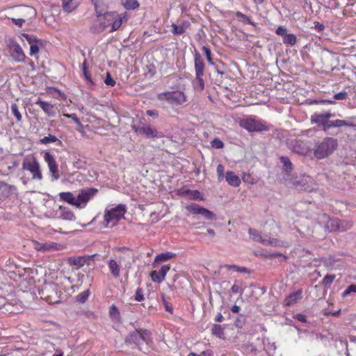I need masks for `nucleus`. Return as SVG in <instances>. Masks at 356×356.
Returning a JSON list of instances; mask_svg holds the SVG:
<instances>
[{"instance_id":"nucleus-1","label":"nucleus","mask_w":356,"mask_h":356,"mask_svg":"<svg viewBox=\"0 0 356 356\" xmlns=\"http://www.w3.org/2000/svg\"><path fill=\"white\" fill-rule=\"evenodd\" d=\"M338 140L333 137L327 136L317 141L313 149V154L317 160L328 158L337 149Z\"/></svg>"},{"instance_id":"nucleus-2","label":"nucleus","mask_w":356,"mask_h":356,"mask_svg":"<svg viewBox=\"0 0 356 356\" xmlns=\"http://www.w3.org/2000/svg\"><path fill=\"white\" fill-rule=\"evenodd\" d=\"M150 340V332L147 330H135L129 333L125 337V343L131 348H138L141 350V346L147 344Z\"/></svg>"},{"instance_id":"nucleus-3","label":"nucleus","mask_w":356,"mask_h":356,"mask_svg":"<svg viewBox=\"0 0 356 356\" xmlns=\"http://www.w3.org/2000/svg\"><path fill=\"white\" fill-rule=\"evenodd\" d=\"M157 99L160 101H165L172 106H179L186 102V97L181 90L166 91L159 93Z\"/></svg>"},{"instance_id":"nucleus-4","label":"nucleus","mask_w":356,"mask_h":356,"mask_svg":"<svg viewBox=\"0 0 356 356\" xmlns=\"http://www.w3.org/2000/svg\"><path fill=\"white\" fill-rule=\"evenodd\" d=\"M126 212V207L124 204H120L115 207L110 209H106L104 214V220L108 227L111 225V227L115 225L120 220L124 218Z\"/></svg>"},{"instance_id":"nucleus-5","label":"nucleus","mask_w":356,"mask_h":356,"mask_svg":"<svg viewBox=\"0 0 356 356\" xmlns=\"http://www.w3.org/2000/svg\"><path fill=\"white\" fill-rule=\"evenodd\" d=\"M22 170L29 171L33 180L40 181L42 179L40 165L34 156L24 159Z\"/></svg>"},{"instance_id":"nucleus-6","label":"nucleus","mask_w":356,"mask_h":356,"mask_svg":"<svg viewBox=\"0 0 356 356\" xmlns=\"http://www.w3.org/2000/svg\"><path fill=\"white\" fill-rule=\"evenodd\" d=\"M194 67L195 72V81L197 86L196 89L202 91L204 88V81L203 80L205 65L199 52L195 51L194 54Z\"/></svg>"},{"instance_id":"nucleus-7","label":"nucleus","mask_w":356,"mask_h":356,"mask_svg":"<svg viewBox=\"0 0 356 356\" xmlns=\"http://www.w3.org/2000/svg\"><path fill=\"white\" fill-rule=\"evenodd\" d=\"M240 126L249 132L268 131V127L261 121L248 117L240 121Z\"/></svg>"},{"instance_id":"nucleus-8","label":"nucleus","mask_w":356,"mask_h":356,"mask_svg":"<svg viewBox=\"0 0 356 356\" xmlns=\"http://www.w3.org/2000/svg\"><path fill=\"white\" fill-rule=\"evenodd\" d=\"M7 47L12 58L18 63L24 62L26 56L20 45L13 39L7 40Z\"/></svg>"},{"instance_id":"nucleus-9","label":"nucleus","mask_w":356,"mask_h":356,"mask_svg":"<svg viewBox=\"0 0 356 356\" xmlns=\"http://www.w3.org/2000/svg\"><path fill=\"white\" fill-rule=\"evenodd\" d=\"M98 190L95 188H87L79 191L77 199V208L83 209L87 203L95 197Z\"/></svg>"},{"instance_id":"nucleus-10","label":"nucleus","mask_w":356,"mask_h":356,"mask_svg":"<svg viewBox=\"0 0 356 356\" xmlns=\"http://www.w3.org/2000/svg\"><path fill=\"white\" fill-rule=\"evenodd\" d=\"M44 159L47 163L51 181L58 180L60 178V174L54 156L50 152H46L44 154Z\"/></svg>"},{"instance_id":"nucleus-11","label":"nucleus","mask_w":356,"mask_h":356,"mask_svg":"<svg viewBox=\"0 0 356 356\" xmlns=\"http://www.w3.org/2000/svg\"><path fill=\"white\" fill-rule=\"evenodd\" d=\"M334 115L330 113L326 112L324 113H315L311 117L312 123L318 124L322 126V130L324 131H327V125L330 123V119L332 118Z\"/></svg>"},{"instance_id":"nucleus-12","label":"nucleus","mask_w":356,"mask_h":356,"mask_svg":"<svg viewBox=\"0 0 356 356\" xmlns=\"http://www.w3.org/2000/svg\"><path fill=\"white\" fill-rule=\"evenodd\" d=\"M97 254L83 255L77 257H70L67 259V264L70 266H75L76 269L83 267L88 261L96 257Z\"/></svg>"},{"instance_id":"nucleus-13","label":"nucleus","mask_w":356,"mask_h":356,"mask_svg":"<svg viewBox=\"0 0 356 356\" xmlns=\"http://www.w3.org/2000/svg\"><path fill=\"white\" fill-rule=\"evenodd\" d=\"M292 150L298 154L306 155L309 152L310 149L306 141L296 140L292 142Z\"/></svg>"},{"instance_id":"nucleus-14","label":"nucleus","mask_w":356,"mask_h":356,"mask_svg":"<svg viewBox=\"0 0 356 356\" xmlns=\"http://www.w3.org/2000/svg\"><path fill=\"white\" fill-rule=\"evenodd\" d=\"M140 134L144 135L147 138H159L163 136L161 132H159L154 128L149 125H143V129H140Z\"/></svg>"},{"instance_id":"nucleus-15","label":"nucleus","mask_w":356,"mask_h":356,"mask_svg":"<svg viewBox=\"0 0 356 356\" xmlns=\"http://www.w3.org/2000/svg\"><path fill=\"white\" fill-rule=\"evenodd\" d=\"M35 104L38 105L48 116L53 117L56 115V107L53 104L40 99H38Z\"/></svg>"},{"instance_id":"nucleus-16","label":"nucleus","mask_w":356,"mask_h":356,"mask_svg":"<svg viewBox=\"0 0 356 356\" xmlns=\"http://www.w3.org/2000/svg\"><path fill=\"white\" fill-rule=\"evenodd\" d=\"M104 15L108 22L111 19L113 20L112 22V26L111 29L110 30V32L115 31L121 26L124 19L123 17H120V15L115 13H106L104 14Z\"/></svg>"},{"instance_id":"nucleus-17","label":"nucleus","mask_w":356,"mask_h":356,"mask_svg":"<svg viewBox=\"0 0 356 356\" xmlns=\"http://www.w3.org/2000/svg\"><path fill=\"white\" fill-rule=\"evenodd\" d=\"M58 245L56 243H39L35 242V249L38 251H51L58 250Z\"/></svg>"},{"instance_id":"nucleus-18","label":"nucleus","mask_w":356,"mask_h":356,"mask_svg":"<svg viewBox=\"0 0 356 356\" xmlns=\"http://www.w3.org/2000/svg\"><path fill=\"white\" fill-rule=\"evenodd\" d=\"M17 188L13 185H9L3 181H0V192L4 197H8L16 191Z\"/></svg>"},{"instance_id":"nucleus-19","label":"nucleus","mask_w":356,"mask_h":356,"mask_svg":"<svg viewBox=\"0 0 356 356\" xmlns=\"http://www.w3.org/2000/svg\"><path fill=\"white\" fill-rule=\"evenodd\" d=\"M190 26V23L187 21L182 22L181 24L177 25L176 24H172V33L174 35H181L184 33L187 29Z\"/></svg>"},{"instance_id":"nucleus-20","label":"nucleus","mask_w":356,"mask_h":356,"mask_svg":"<svg viewBox=\"0 0 356 356\" xmlns=\"http://www.w3.org/2000/svg\"><path fill=\"white\" fill-rule=\"evenodd\" d=\"M59 197L61 200L67 202L77 208V199L73 195L71 192H62L59 193Z\"/></svg>"},{"instance_id":"nucleus-21","label":"nucleus","mask_w":356,"mask_h":356,"mask_svg":"<svg viewBox=\"0 0 356 356\" xmlns=\"http://www.w3.org/2000/svg\"><path fill=\"white\" fill-rule=\"evenodd\" d=\"M355 124L352 123L348 120H330V123L327 125V131L333 127H354Z\"/></svg>"},{"instance_id":"nucleus-22","label":"nucleus","mask_w":356,"mask_h":356,"mask_svg":"<svg viewBox=\"0 0 356 356\" xmlns=\"http://www.w3.org/2000/svg\"><path fill=\"white\" fill-rule=\"evenodd\" d=\"M225 180L229 185L237 187L241 184L239 177L232 171H227L226 172Z\"/></svg>"},{"instance_id":"nucleus-23","label":"nucleus","mask_w":356,"mask_h":356,"mask_svg":"<svg viewBox=\"0 0 356 356\" xmlns=\"http://www.w3.org/2000/svg\"><path fill=\"white\" fill-rule=\"evenodd\" d=\"M108 268L111 275L115 278H118L120 276V266L115 259H110L108 261Z\"/></svg>"},{"instance_id":"nucleus-24","label":"nucleus","mask_w":356,"mask_h":356,"mask_svg":"<svg viewBox=\"0 0 356 356\" xmlns=\"http://www.w3.org/2000/svg\"><path fill=\"white\" fill-rule=\"evenodd\" d=\"M302 298V291H298L288 296L285 300V305L287 306H291L295 305L299 300Z\"/></svg>"},{"instance_id":"nucleus-25","label":"nucleus","mask_w":356,"mask_h":356,"mask_svg":"<svg viewBox=\"0 0 356 356\" xmlns=\"http://www.w3.org/2000/svg\"><path fill=\"white\" fill-rule=\"evenodd\" d=\"M175 254L171 252H165L156 256L153 266L155 267L156 264L168 261L175 257Z\"/></svg>"},{"instance_id":"nucleus-26","label":"nucleus","mask_w":356,"mask_h":356,"mask_svg":"<svg viewBox=\"0 0 356 356\" xmlns=\"http://www.w3.org/2000/svg\"><path fill=\"white\" fill-rule=\"evenodd\" d=\"M59 210H60V216L62 219L70 220V221L75 220L74 214L68 208L63 207L60 206L59 207Z\"/></svg>"},{"instance_id":"nucleus-27","label":"nucleus","mask_w":356,"mask_h":356,"mask_svg":"<svg viewBox=\"0 0 356 356\" xmlns=\"http://www.w3.org/2000/svg\"><path fill=\"white\" fill-rule=\"evenodd\" d=\"M91 1L95 7L96 15L97 17H100L105 14L104 5L101 0H91Z\"/></svg>"},{"instance_id":"nucleus-28","label":"nucleus","mask_w":356,"mask_h":356,"mask_svg":"<svg viewBox=\"0 0 356 356\" xmlns=\"http://www.w3.org/2000/svg\"><path fill=\"white\" fill-rule=\"evenodd\" d=\"M327 218L326 227L330 232H336L339 229L338 218H330L328 216H325Z\"/></svg>"},{"instance_id":"nucleus-29","label":"nucleus","mask_w":356,"mask_h":356,"mask_svg":"<svg viewBox=\"0 0 356 356\" xmlns=\"http://www.w3.org/2000/svg\"><path fill=\"white\" fill-rule=\"evenodd\" d=\"M297 42V37L293 33H287L283 38V43L286 45L294 46Z\"/></svg>"},{"instance_id":"nucleus-30","label":"nucleus","mask_w":356,"mask_h":356,"mask_svg":"<svg viewBox=\"0 0 356 356\" xmlns=\"http://www.w3.org/2000/svg\"><path fill=\"white\" fill-rule=\"evenodd\" d=\"M63 9L65 12L70 13L76 8V5L73 0H63Z\"/></svg>"},{"instance_id":"nucleus-31","label":"nucleus","mask_w":356,"mask_h":356,"mask_svg":"<svg viewBox=\"0 0 356 356\" xmlns=\"http://www.w3.org/2000/svg\"><path fill=\"white\" fill-rule=\"evenodd\" d=\"M280 159L281 163L283 164L284 170L286 173L291 172V170H293V166H292V163H291L289 158L288 156H282L280 158Z\"/></svg>"},{"instance_id":"nucleus-32","label":"nucleus","mask_w":356,"mask_h":356,"mask_svg":"<svg viewBox=\"0 0 356 356\" xmlns=\"http://www.w3.org/2000/svg\"><path fill=\"white\" fill-rule=\"evenodd\" d=\"M339 229L338 232H345L350 229L353 226V222L348 220L338 219Z\"/></svg>"},{"instance_id":"nucleus-33","label":"nucleus","mask_w":356,"mask_h":356,"mask_svg":"<svg viewBox=\"0 0 356 356\" xmlns=\"http://www.w3.org/2000/svg\"><path fill=\"white\" fill-rule=\"evenodd\" d=\"M212 334L215 335L218 338L223 339L224 338V330L220 325L214 324L211 328Z\"/></svg>"},{"instance_id":"nucleus-34","label":"nucleus","mask_w":356,"mask_h":356,"mask_svg":"<svg viewBox=\"0 0 356 356\" xmlns=\"http://www.w3.org/2000/svg\"><path fill=\"white\" fill-rule=\"evenodd\" d=\"M204 207H200L197 204H191L186 207V209L193 214H200L202 215V211L204 210Z\"/></svg>"},{"instance_id":"nucleus-35","label":"nucleus","mask_w":356,"mask_h":356,"mask_svg":"<svg viewBox=\"0 0 356 356\" xmlns=\"http://www.w3.org/2000/svg\"><path fill=\"white\" fill-rule=\"evenodd\" d=\"M307 179L301 178L300 180L295 181L293 186L298 190L309 191V187L306 186Z\"/></svg>"},{"instance_id":"nucleus-36","label":"nucleus","mask_w":356,"mask_h":356,"mask_svg":"<svg viewBox=\"0 0 356 356\" xmlns=\"http://www.w3.org/2000/svg\"><path fill=\"white\" fill-rule=\"evenodd\" d=\"M140 6L137 0H125L124 2V6L128 10H135Z\"/></svg>"},{"instance_id":"nucleus-37","label":"nucleus","mask_w":356,"mask_h":356,"mask_svg":"<svg viewBox=\"0 0 356 356\" xmlns=\"http://www.w3.org/2000/svg\"><path fill=\"white\" fill-rule=\"evenodd\" d=\"M231 291L233 293H240L241 296L243 293L244 289L242 287L241 282L238 280H235L231 288Z\"/></svg>"},{"instance_id":"nucleus-38","label":"nucleus","mask_w":356,"mask_h":356,"mask_svg":"<svg viewBox=\"0 0 356 356\" xmlns=\"http://www.w3.org/2000/svg\"><path fill=\"white\" fill-rule=\"evenodd\" d=\"M90 290L87 289L77 295L76 297V300L79 302L84 303L88 300Z\"/></svg>"},{"instance_id":"nucleus-39","label":"nucleus","mask_w":356,"mask_h":356,"mask_svg":"<svg viewBox=\"0 0 356 356\" xmlns=\"http://www.w3.org/2000/svg\"><path fill=\"white\" fill-rule=\"evenodd\" d=\"M109 315L111 318L115 320H118L120 317V313L118 309V307L113 305L109 309Z\"/></svg>"},{"instance_id":"nucleus-40","label":"nucleus","mask_w":356,"mask_h":356,"mask_svg":"<svg viewBox=\"0 0 356 356\" xmlns=\"http://www.w3.org/2000/svg\"><path fill=\"white\" fill-rule=\"evenodd\" d=\"M56 141H59V143H60V141L58 139L56 136L51 134L40 139V143L44 145L50 143H55Z\"/></svg>"},{"instance_id":"nucleus-41","label":"nucleus","mask_w":356,"mask_h":356,"mask_svg":"<svg viewBox=\"0 0 356 356\" xmlns=\"http://www.w3.org/2000/svg\"><path fill=\"white\" fill-rule=\"evenodd\" d=\"M12 113L15 115L17 122H21L22 116L18 109V106L16 104H13L10 107Z\"/></svg>"},{"instance_id":"nucleus-42","label":"nucleus","mask_w":356,"mask_h":356,"mask_svg":"<svg viewBox=\"0 0 356 356\" xmlns=\"http://www.w3.org/2000/svg\"><path fill=\"white\" fill-rule=\"evenodd\" d=\"M248 233L252 240H254V241L259 242L261 236L257 230L250 228L248 229Z\"/></svg>"},{"instance_id":"nucleus-43","label":"nucleus","mask_w":356,"mask_h":356,"mask_svg":"<svg viewBox=\"0 0 356 356\" xmlns=\"http://www.w3.org/2000/svg\"><path fill=\"white\" fill-rule=\"evenodd\" d=\"M151 278L153 282L156 283H161L164 280L158 270H153L151 273Z\"/></svg>"},{"instance_id":"nucleus-44","label":"nucleus","mask_w":356,"mask_h":356,"mask_svg":"<svg viewBox=\"0 0 356 356\" xmlns=\"http://www.w3.org/2000/svg\"><path fill=\"white\" fill-rule=\"evenodd\" d=\"M335 278L334 275H327L322 280V284L325 286H329L333 282Z\"/></svg>"},{"instance_id":"nucleus-45","label":"nucleus","mask_w":356,"mask_h":356,"mask_svg":"<svg viewBox=\"0 0 356 356\" xmlns=\"http://www.w3.org/2000/svg\"><path fill=\"white\" fill-rule=\"evenodd\" d=\"M22 36L23 38H24L30 44H33V43H34L35 42H41V40H38L33 35H30V34H28V33H22Z\"/></svg>"},{"instance_id":"nucleus-46","label":"nucleus","mask_w":356,"mask_h":356,"mask_svg":"<svg viewBox=\"0 0 356 356\" xmlns=\"http://www.w3.org/2000/svg\"><path fill=\"white\" fill-rule=\"evenodd\" d=\"M202 49L204 52L206 57H207V60L209 62V63L211 65H213V60L211 58V52L210 49L207 46H203Z\"/></svg>"},{"instance_id":"nucleus-47","label":"nucleus","mask_w":356,"mask_h":356,"mask_svg":"<svg viewBox=\"0 0 356 356\" xmlns=\"http://www.w3.org/2000/svg\"><path fill=\"white\" fill-rule=\"evenodd\" d=\"M217 175H218V181H221L224 177H225L224 176V171H225V167L222 164H219L218 166H217Z\"/></svg>"},{"instance_id":"nucleus-48","label":"nucleus","mask_w":356,"mask_h":356,"mask_svg":"<svg viewBox=\"0 0 356 356\" xmlns=\"http://www.w3.org/2000/svg\"><path fill=\"white\" fill-rule=\"evenodd\" d=\"M201 216H202L207 220H214L215 219L214 213L205 208L202 211Z\"/></svg>"},{"instance_id":"nucleus-49","label":"nucleus","mask_w":356,"mask_h":356,"mask_svg":"<svg viewBox=\"0 0 356 356\" xmlns=\"http://www.w3.org/2000/svg\"><path fill=\"white\" fill-rule=\"evenodd\" d=\"M104 83L106 85L113 87L116 82L111 77V75L110 72H106V79H104Z\"/></svg>"},{"instance_id":"nucleus-50","label":"nucleus","mask_w":356,"mask_h":356,"mask_svg":"<svg viewBox=\"0 0 356 356\" xmlns=\"http://www.w3.org/2000/svg\"><path fill=\"white\" fill-rule=\"evenodd\" d=\"M351 293H356V284H350L347 289L342 293V296L346 297Z\"/></svg>"},{"instance_id":"nucleus-51","label":"nucleus","mask_w":356,"mask_h":356,"mask_svg":"<svg viewBox=\"0 0 356 356\" xmlns=\"http://www.w3.org/2000/svg\"><path fill=\"white\" fill-rule=\"evenodd\" d=\"M245 321V316L244 315H239L235 320V325L237 327H242Z\"/></svg>"},{"instance_id":"nucleus-52","label":"nucleus","mask_w":356,"mask_h":356,"mask_svg":"<svg viewBox=\"0 0 356 356\" xmlns=\"http://www.w3.org/2000/svg\"><path fill=\"white\" fill-rule=\"evenodd\" d=\"M211 145L212 147L216 149H221L223 147V143L218 138H215L211 142Z\"/></svg>"},{"instance_id":"nucleus-53","label":"nucleus","mask_w":356,"mask_h":356,"mask_svg":"<svg viewBox=\"0 0 356 356\" xmlns=\"http://www.w3.org/2000/svg\"><path fill=\"white\" fill-rule=\"evenodd\" d=\"M39 42H35L31 44H30V55L33 56L34 54H37L39 51V47L38 44ZM41 43V42H40Z\"/></svg>"},{"instance_id":"nucleus-54","label":"nucleus","mask_w":356,"mask_h":356,"mask_svg":"<svg viewBox=\"0 0 356 356\" xmlns=\"http://www.w3.org/2000/svg\"><path fill=\"white\" fill-rule=\"evenodd\" d=\"M286 28L284 26H279L275 30V33L278 35L283 36V38L287 34Z\"/></svg>"},{"instance_id":"nucleus-55","label":"nucleus","mask_w":356,"mask_h":356,"mask_svg":"<svg viewBox=\"0 0 356 356\" xmlns=\"http://www.w3.org/2000/svg\"><path fill=\"white\" fill-rule=\"evenodd\" d=\"M144 300V296L143 293V289L141 288H138L135 294V300L138 302H140Z\"/></svg>"},{"instance_id":"nucleus-56","label":"nucleus","mask_w":356,"mask_h":356,"mask_svg":"<svg viewBox=\"0 0 356 356\" xmlns=\"http://www.w3.org/2000/svg\"><path fill=\"white\" fill-rule=\"evenodd\" d=\"M170 268V265H164L159 270V274L162 276V277L165 280L167 273L169 271Z\"/></svg>"},{"instance_id":"nucleus-57","label":"nucleus","mask_w":356,"mask_h":356,"mask_svg":"<svg viewBox=\"0 0 356 356\" xmlns=\"http://www.w3.org/2000/svg\"><path fill=\"white\" fill-rule=\"evenodd\" d=\"M348 94L346 91H341L334 95V99L337 100H344L347 98Z\"/></svg>"},{"instance_id":"nucleus-58","label":"nucleus","mask_w":356,"mask_h":356,"mask_svg":"<svg viewBox=\"0 0 356 356\" xmlns=\"http://www.w3.org/2000/svg\"><path fill=\"white\" fill-rule=\"evenodd\" d=\"M236 17L243 19L244 22H247L248 24H252V21L250 20V19L245 15L241 13V12H237L236 13Z\"/></svg>"},{"instance_id":"nucleus-59","label":"nucleus","mask_w":356,"mask_h":356,"mask_svg":"<svg viewBox=\"0 0 356 356\" xmlns=\"http://www.w3.org/2000/svg\"><path fill=\"white\" fill-rule=\"evenodd\" d=\"M188 356H212V353L209 350L202 351L200 354L190 353Z\"/></svg>"},{"instance_id":"nucleus-60","label":"nucleus","mask_w":356,"mask_h":356,"mask_svg":"<svg viewBox=\"0 0 356 356\" xmlns=\"http://www.w3.org/2000/svg\"><path fill=\"white\" fill-rule=\"evenodd\" d=\"M52 90H54V92H55V94H54V97H56V98H61V99H64L65 98V94L63 92H61L58 89L56 88H51Z\"/></svg>"},{"instance_id":"nucleus-61","label":"nucleus","mask_w":356,"mask_h":356,"mask_svg":"<svg viewBox=\"0 0 356 356\" xmlns=\"http://www.w3.org/2000/svg\"><path fill=\"white\" fill-rule=\"evenodd\" d=\"M11 21L13 22L14 24L19 27L22 26L23 24L25 22V20L22 18H11Z\"/></svg>"},{"instance_id":"nucleus-62","label":"nucleus","mask_w":356,"mask_h":356,"mask_svg":"<svg viewBox=\"0 0 356 356\" xmlns=\"http://www.w3.org/2000/svg\"><path fill=\"white\" fill-rule=\"evenodd\" d=\"M269 245L277 247L281 245V242L277 238H270Z\"/></svg>"},{"instance_id":"nucleus-63","label":"nucleus","mask_w":356,"mask_h":356,"mask_svg":"<svg viewBox=\"0 0 356 356\" xmlns=\"http://www.w3.org/2000/svg\"><path fill=\"white\" fill-rule=\"evenodd\" d=\"M83 73L86 78V79L89 81L90 83H92V78L90 74L88 72L87 67H83Z\"/></svg>"},{"instance_id":"nucleus-64","label":"nucleus","mask_w":356,"mask_h":356,"mask_svg":"<svg viewBox=\"0 0 356 356\" xmlns=\"http://www.w3.org/2000/svg\"><path fill=\"white\" fill-rule=\"evenodd\" d=\"M146 113L147 115L152 117L154 118H156L159 116L158 112L155 110H147L146 111Z\"/></svg>"}]
</instances>
